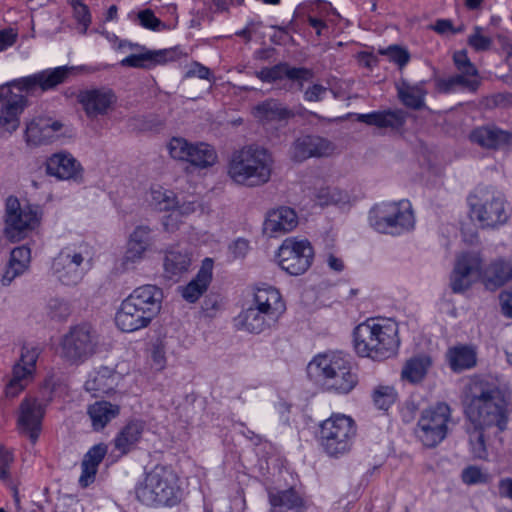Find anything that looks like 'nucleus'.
Listing matches in <instances>:
<instances>
[{
  "mask_svg": "<svg viewBox=\"0 0 512 512\" xmlns=\"http://www.w3.org/2000/svg\"><path fill=\"white\" fill-rule=\"evenodd\" d=\"M151 358L156 370H162L166 366L165 347L162 341L153 343Z\"/></svg>",
  "mask_w": 512,
  "mask_h": 512,
  "instance_id": "obj_60",
  "label": "nucleus"
},
{
  "mask_svg": "<svg viewBox=\"0 0 512 512\" xmlns=\"http://www.w3.org/2000/svg\"><path fill=\"white\" fill-rule=\"evenodd\" d=\"M96 473V468L89 466L87 463H81L80 485L84 488L89 486L95 480Z\"/></svg>",
  "mask_w": 512,
  "mask_h": 512,
  "instance_id": "obj_62",
  "label": "nucleus"
},
{
  "mask_svg": "<svg viewBox=\"0 0 512 512\" xmlns=\"http://www.w3.org/2000/svg\"><path fill=\"white\" fill-rule=\"evenodd\" d=\"M78 100L88 118H96L108 113L116 102V96L107 88L90 89L80 92Z\"/></svg>",
  "mask_w": 512,
  "mask_h": 512,
  "instance_id": "obj_20",
  "label": "nucleus"
},
{
  "mask_svg": "<svg viewBox=\"0 0 512 512\" xmlns=\"http://www.w3.org/2000/svg\"><path fill=\"white\" fill-rule=\"evenodd\" d=\"M17 36V33L11 28L0 30V52L13 46Z\"/></svg>",
  "mask_w": 512,
  "mask_h": 512,
  "instance_id": "obj_63",
  "label": "nucleus"
},
{
  "mask_svg": "<svg viewBox=\"0 0 512 512\" xmlns=\"http://www.w3.org/2000/svg\"><path fill=\"white\" fill-rule=\"evenodd\" d=\"M120 380L121 375L119 373L109 367L102 366L89 373L84 387L87 392L94 397H98L115 391Z\"/></svg>",
  "mask_w": 512,
  "mask_h": 512,
  "instance_id": "obj_26",
  "label": "nucleus"
},
{
  "mask_svg": "<svg viewBox=\"0 0 512 512\" xmlns=\"http://www.w3.org/2000/svg\"><path fill=\"white\" fill-rule=\"evenodd\" d=\"M369 223L379 233L400 235L415 225L412 205L408 200L382 202L369 212Z\"/></svg>",
  "mask_w": 512,
  "mask_h": 512,
  "instance_id": "obj_7",
  "label": "nucleus"
},
{
  "mask_svg": "<svg viewBox=\"0 0 512 512\" xmlns=\"http://www.w3.org/2000/svg\"><path fill=\"white\" fill-rule=\"evenodd\" d=\"M279 319L267 311L257 308L251 304L247 309L240 312L237 322L242 329L249 333L260 334L276 327Z\"/></svg>",
  "mask_w": 512,
  "mask_h": 512,
  "instance_id": "obj_27",
  "label": "nucleus"
},
{
  "mask_svg": "<svg viewBox=\"0 0 512 512\" xmlns=\"http://www.w3.org/2000/svg\"><path fill=\"white\" fill-rule=\"evenodd\" d=\"M255 76L262 82L274 83L283 79L296 82L300 89L303 83L311 80L314 73L311 69L305 67H293L286 62L278 63L272 67H264L255 72Z\"/></svg>",
  "mask_w": 512,
  "mask_h": 512,
  "instance_id": "obj_18",
  "label": "nucleus"
},
{
  "mask_svg": "<svg viewBox=\"0 0 512 512\" xmlns=\"http://www.w3.org/2000/svg\"><path fill=\"white\" fill-rule=\"evenodd\" d=\"M144 427L145 425L142 421L127 423L114 439L115 448L123 454L130 451L142 437Z\"/></svg>",
  "mask_w": 512,
  "mask_h": 512,
  "instance_id": "obj_43",
  "label": "nucleus"
},
{
  "mask_svg": "<svg viewBox=\"0 0 512 512\" xmlns=\"http://www.w3.org/2000/svg\"><path fill=\"white\" fill-rule=\"evenodd\" d=\"M254 115L262 122L285 120L293 116L290 109L275 99H268L254 108Z\"/></svg>",
  "mask_w": 512,
  "mask_h": 512,
  "instance_id": "obj_44",
  "label": "nucleus"
},
{
  "mask_svg": "<svg viewBox=\"0 0 512 512\" xmlns=\"http://www.w3.org/2000/svg\"><path fill=\"white\" fill-rule=\"evenodd\" d=\"M172 158L189 162L199 168H207L215 164L217 153L215 149L206 143H189L184 138L174 137L168 145Z\"/></svg>",
  "mask_w": 512,
  "mask_h": 512,
  "instance_id": "obj_16",
  "label": "nucleus"
},
{
  "mask_svg": "<svg viewBox=\"0 0 512 512\" xmlns=\"http://www.w3.org/2000/svg\"><path fill=\"white\" fill-rule=\"evenodd\" d=\"M71 69L67 66H60L13 80L6 85L0 86V100L6 102L11 95H14L10 89L11 86L27 92L33 91L36 87H40L43 91L52 89L65 81Z\"/></svg>",
  "mask_w": 512,
  "mask_h": 512,
  "instance_id": "obj_14",
  "label": "nucleus"
},
{
  "mask_svg": "<svg viewBox=\"0 0 512 512\" xmlns=\"http://www.w3.org/2000/svg\"><path fill=\"white\" fill-rule=\"evenodd\" d=\"M405 118V112L402 110H387L357 115V120L359 122L377 126L379 128L392 129L402 127L405 123Z\"/></svg>",
  "mask_w": 512,
  "mask_h": 512,
  "instance_id": "obj_38",
  "label": "nucleus"
},
{
  "mask_svg": "<svg viewBox=\"0 0 512 512\" xmlns=\"http://www.w3.org/2000/svg\"><path fill=\"white\" fill-rule=\"evenodd\" d=\"M60 121L51 118H37L27 124L25 138L28 144L41 145L53 141L62 129Z\"/></svg>",
  "mask_w": 512,
  "mask_h": 512,
  "instance_id": "obj_29",
  "label": "nucleus"
},
{
  "mask_svg": "<svg viewBox=\"0 0 512 512\" xmlns=\"http://www.w3.org/2000/svg\"><path fill=\"white\" fill-rule=\"evenodd\" d=\"M39 221L37 206L21 203L16 197H8L5 212V235L13 242L24 237L26 231L33 229Z\"/></svg>",
  "mask_w": 512,
  "mask_h": 512,
  "instance_id": "obj_11",
  "label": "nucleus"
},
{
  "mask_svg": "<svg viewBox=\"0 0 512 512\" xmlns=\"http://www.w3.org/2000/svg\"><path fill=\"white\" fill-rule=\"evenodd\" d=\"M273 164V157L267 149L247 146L232 154L228 175L237 184L257 187L270 180Z\"/></svg>",
  "mask_w": 512,
  "mask_h": 512,
  "instance_id": "obj_4",
  "label": "nucleus"
},
{
  "mask_svg": "<svg viewBox=\"0 0 512 512\" xmlns=\"http://www.w3.org/2000/svg\"><path fill=\"white\" fill-rule=\"evenodd\" d=\"M374 404L381 410L388 408L396 401L397 392L392 386H378L373 392Z\"/></svg>",
  "mask_w": 512,
  "mask_h": 512,
  "instance_id": "obj_51",
  "label": "nucleus"
},
{
  "mask_svg": "<svg viewBox=\"0 0 512 512\" xmlns=\"http://www.w3.org/2000/svg\"><path fill=\"white\" fill-rule=\"evenodd\" d=\"M162 298L160 288L146 284L134 289L124 301L152 320L161 309Z\"/></svg>",
  "mask_w": 512,
  "mask_h": 512,
  "instance_id": "obj_19",
  "label": "nucleus"
},
{
  "mask_svg": "<svg viewBox=\"0 0 512 512\" xmlns=\"http://www.w3.org/2000/svg\"><path fill=\"white\" fill-rule=\"evenodd\" d=\"M425 85V81L410 84L406 80H402L396 85L398 97L406 107L415 110L420 109L424 106V99L427 94Z\"/></svg>",
  "mask_w": 512,
  "mask_h": 512,
  "instance_id": "obj_40",
  "label": "nucleus"
},
{
  "mask_svg": "<svg viewBox=\"0 0 512 512\" xmlns=\"http://www.w3.org/2000/svg\"><path fill=\"white\" fill-rule=\"evenodd\" d=\"M119 406L107 401H97L88 407V415L95 431L102 430L119 414Z\"/></svg>",
  "mask_w": 512,
  "mask_h": 512,
  "instance_id": "obj_42",
  "label": "nucleus"
},
{
  "mask_svg": "<svg viewBox=\"0 0 512 512\" xmlns=\"http://www.w3.org/2000/svg\"><path fill=\"white\" fill-rule=\"evenodd\" d=\"M479 280L453 266L449 276V286L453 293L462 294Z\"/></svg>",
  "mask_w": 512,
  "mask_h": 512,
  "instance_id": "obj_50",
  "label": "nucleus"
},
{
  "mask_svg": "<svg viewBox=\"0 0 512 512\" xmlns=\"http://www.w3.org/2000/svg\"><path fill=\"white\" fill-rule=\"evenodd\" d=\"M252 304L261 310L267 311L278 319H280L286 311V304L280 292L272 286L257 288L254 292Z\"/></svg>",
  "mask_w": 512,
  "mask_h": 512,
  "instance_id": "obj_32",
  "label": "nucleus"
},
{
  "mask_svg": "<svg viewBox=\"0 0 512 512\" xmlns=\"http://www.w3.org/2000/svg\"><path fill=\"white\" fill-rule=\"evenodd\" d=\"M41 353L38 345L24 344L21 348L20 359L14 364L12 376L6 385L8 397H16L33 380L36 362Z\"/></svg>",
  "mask_w": 512,
  "mask_h": 512,
  "instance_id": "obj_15",
  "label": "nucleus"
},
{
  "mask_svg": "<svg viewBox=\"0 0 512 512\" xmlns=\"http://www.w3.org/2000/svg\"><path fill=\"white\" fill-rule=\"evenodd\" d=\"M298 225V217L296 212L286 206L278 207L270 210L263 224V231L269 237H279L285 233H289Z\"/></svg>",
  "mask_w": 512,
  "mask_h": 512,
  "instance_id": "obj_22",
  "label": "nucleus"
},
{
  "mask_svg": "<svg viewBox=\"0 0 512 512\" xmlns=\"http://www.w3.org/2000/svg\"><path fill=\"white\" fill-rule=\"evenodd\" d=\"M353 343L361 357L376 361L388 359L397 354L400 346L398 325L391 319H367L355 327Z\"/></svg>",
  "mask_w": 512,
  "mask_h": 512,
  "instance_id": "obj_2",
  "label": "nucleus"
},
{
  "mask_svg": "<svg viewBox=\"0 0 512 512\" xmlns=\"http://www.w3.org/2000/svg\"><path fill=\"white\" fill-rule=\"evenodd\" d=\"M327 88L321 84H313L304 91V100L308 102H318L324 99Z\"/></svg>",
  "mask_w": 512,
  "mask_h": 512,
  "instance_id": "obj_61",
  "label": "nucleus"
},
{
  "mask_svg": "<svg viewBox=\"0 0 512 512\" xmlns=\"http://www.w3.org/2000/svg\"><path fill=\"white\" fill-rule=\"evenodd\" d=\"M47 317L54 321H66L72 314L71 302L63 297H51L45 306Z\"/></svg>",
  "mask_w": 512,
  "mask_h": 512,
  "instance_id": "obj_49",
  "label": "nucleus"
},
{
  "mask_svg": "<svg viewBox=\"0 0 512 512\" xmlns=\"http://www.w3.org/2000/svg\"><path fill=\"white\" fill-rule=\"evenodd\" d=\"M432 359L428 355H419L408 359L401 371V378L411 384H418L424 380Z\"/></svg>",
  "mask_w": 512,
  "mask_h": 512,
  "instance_id": "obj_41",
  "label": "nucleus"
},
{
  "mask_svg": "<svg viewBox=\"0 0 512 512\" xmlns=\"http://www.w3.org/2000/svg\"><path fill=\"white\" fill-rule=\"evenodd\" d=\"M462 481L468 485L483 484L488 481V475L477 466H469L462 471Z\"/></svg>",
  "mask_w": 512,
  "mask_h": 512,
  "instance_id": "obj_53",
  "label": "nucleus"
},
{
  "mask_svg": "<svg viewBox=\"0 0 512 512\" xmlns=\"http://www.w3.org/2000/svg\"><path fill=\"white\" fill-rule=\"evenodd\" d=\"M447 361L454 372H462L476 365L477 353L473 346L456 345L448 349Z\"/></svg>",
  "mask_w": 512,
  "mask_h": 512,
  "instance_id": "obj_39",
  "label": "nucleus"
},
{
  "mask_svg": "<svg viewBox=\"0 0 512 512\" xmlns=\"http://www.w3.org/2000/svg\"><path fill=\"white\" fill-rule=\"evenodd\" d=\"M13 462L12 453L0 447V480L3 482H7L10 478V465Z\"/></svg>",
  "mask_w": 512,
  "mask_h": 512,
  "instance_id": "obj_59",
  "label": "nucleus"
},
{
  "mask_svg": "<svg viewBox=\"0 0 512 512\" xmlns=\"http://www.w3.org/2000/svg\"><path fill=\"white\" fill-rule=\"evenodd\" d=\"M199 208V203L196 200H187L180 202L178 200L177 206L173 212L165 216L162 220V225L167 232H173L178 228L180 216H187L194 213Z\"/></svg>",
  "mask_w": 512,
  "mask_h": 512,
  "instance_id": "obj_48",
  "label": "nucleus"
},
{
  "mask_svg": "<svg viewBox=\"0 0 512 512\" xmlns=\"http://www.w3.org/2000/svg\"><path fill=\"white\" fill-rule=\"evenodd\" d=\"M268 497L271 512H305L303 499L292 488L270 491Z\"/></svg>",
  "mask_w": 512,
  "mask_h": 512,
  "instance_id": "obj_36",
  "label": "nucleus"
},
{
  "mask_svg": "<svg viewBox=\"0 0 512 512\" xmlns=\"http://www.w3.org/2000/svg\"><path fill=\"white\" fill-rule=\"evenodd\" d=\"M472 142L487 149H499L508 144L512 134L494 125L481 126L474 129L470 134Z\"/></svg>",
  "mask_w": 512,
  "mask_h": 512,
  "instance_id": "obj_33",
  "label": "nucleus"
},
{
  "mask_svg": "<svg viewBox=\"0 0 512 512\" xmlns=\"http://www.w3.org/2000/svg\"><path fill=\"white\" fill-rule=\"evenodd\" d=\"M454 65L458 72L466 74L479 73L475 65L470 61L465 50L457 51L453 55Z\"/></svg>",
  "mask_w": 512,
  "mask_h": 512,
  "instance_id": "obj_54",
  "label": "nucleus"
},
{
  "mask_svg": "<svg viewBox=\"0 0 512 512\" xmlns=\"http://www.w3.org/2000/svg\"><path fill=\"white\" fill-rule=\"evenodd\" d=\"M191 265L190 254L180 248H171L164 258V276L170 280H178L182 274L188 271Z\"/></svg>",
  "mask_w": 512,
  "mask_h": 512,
  "instance_id": "obj_37",
  "label": "nucleus"
},
{
  "mask_svg": "<svg viewBox=\"0 0 512 512\" xmlns=\"http://www.w3.org/2000/svg\"><path fill=\"white\" fill-rule=\"evenodd\" d=\"M277 258L282 270L298 276L304 274L311 266L314 251L308 240L289 237L279 247Z\"/></svg>",
  "mask_w": 512,
  "mask_h": 512,
  "instance_id": "obj_12",
  "label": "nucleus"
},
{
  "mask_svg": "<svg viewBox=\"0 0 512 512\" xmlns=\"http://www.w3.org/2000/svg\"><path fill=\"white\" fill-rule=\"evenodd\" d=\"M138 18L141 26H143L144 28L158 31L161 28L165 27L161 20L158 19L150 9H146L139 12Z\"/></svg>",
  "mask_w": 512,
  "mask_h": 512,
  "instance_id": "obj_58",
  "label": "nucleus"
},
{
  "mask_svg": "<svg viewBox=\"0 0 512 512\" xmlns=\"http://www.w3.org/2000/svg\"><path fill=\"white\" fill-rule=\"evenodd\" d=\"M453 266L478 280H482L484 260L478 251L471 250L458 253Z\"/></svg>",
  "mask_w": 512,
  "mask_h": 512,
  "instance_id": "obj_45",
  "label": "nucleus"
},
{
  "mask_svg": "<svg viewBox=\"0 0 512 512\" xmlns=\"http://www.w3.org/2000/svg\"><path fill=\"white\" fill-rule=\"evenodd\" d=\"M106 453H107L106 445H104V444L94 445L85 454L82 463H87L89 466H92L93 468L98 469V466L102 462Z\"/></svg>",
  "mask_w": 512,
  "mask_h": 512,
  "instance_id": "obj_56",
  "label": "nucleus"
},
{
  "mask_svg": "<svg viewBox=\"0 0 512 512\" xmlns=\"http://www.w3.org/2000/svg\"><path fill=\"white\" fill-rule=\"evenodd\" d=\"M27 106L24 95H11L0 107V133L11 135L20 125V115Z\"/></svg>",
  "mask_w": 512,
  "mask_h": 512,
  "instance_id": "obj_28",
  "label": "nucleus"
},
{
  "mask_svg": "<svg viewBox=\"0 0 512 512\" xmlns=\"http://www.w3.org/2000/svg\"><path fill=\"white\" fill-rule=\"evenodd\" d=\"M98 342V334L91 325L78 324L61 337L57 353L70 364H80L96 352Z\"/></svg>",
  "mask_w": 512,
  "mask_h": 512,
  "instance_id": "obj_9",
  "label": "nucleus"
},
{
  "mask_svg": "<svg viewBox=\"0 0 512 512\" xmlns=\"http://www.w3.org/2000/svg\"><path fill=\"white\" fill-rule=\"evenodd\" d=\"M379 53L388 57L391 62H394L400 69L405 67L410 60V54L407 49L391 45L385 49H380Z\"/></svg>",
  "mask_w": 512,
  "mask_h": 512,
  "instance_id": "obj_52",
  "label": "nucleus"
},
{
  "mask_svg": "<svg viewBox=\"0 0 512 512\" xmlns=\"http://www.w3.org/2000/svg\"><path fill=\"white\" fill-rule=\"evenodd\" d=\"M71 4L76 20L83 26L81 33L85 34L89 24L91 23L89 9L80 0H73Z\"/></svg>",
  "mask_w": 512,
  "mask_h": 512,
  "instance_id": "obj_55",
  "label": "nucleus"
},
{
  "mask_svg": "<svg viewBox=\"0 0 512 512\" xmlns=\"http://www.w3.org/2000/svg\"><path fill=\"white\" fill-rule=\"evenodd\" d=\"M307 374L324 390L336 394H348L358 383L349 356L342 352L314 356L307 365Z\"/></svg>",
  "mask_w": 512,
  "mask_h": 512,
  "instance_id": "obj_3",
  "label": "nucleus"
},
{
  "mask_svg": "<svg viewBox=\"0 0 512 512\" xmlns=\"http://www.w3.org/2000/svg\"><path fill=\"white\" fill-rule=\"evenodd\" d=\"M148 202L159 211H171L172 213L178 204V198L172 190L156 185L150 189Z\"/></svg>",
  "mask_w": 512,
  "mask_h": 512,
  "instance_id": "obj_47",
  "label": "nucleus"
},
{
  "mask_svg": "<svg viewBox=\"0 0 512 512\" xmlns=\"http://www.w3.org/2000/svg\"><path fill=\"white\" fill-rule=\"evenodd\" d=\"M136 498L147 506H172L180 499L173 474L161 466L145 474L135 486Z\"/></svg>",
  "mask_w": 512,
  "mask_h": 512,
  "instance_id": "obj_5",
  "label": "nucleus"
},
{
  "mask_svg": "<svg viewBox=\"0 0 512 512\" xmlns=\"http://www.w3.org/2000/svg\"><path fill=\"white\" fill-rule=\"evenodd\" d=\"M356 432L357 427L351 417L333 414L320 424L319 442L327 455L340 457L351 450Z\"/></svg>",
  "mask_w": 512,
  "mask_h": 512,
  "instance_id": "obj_8",
  "label": "nucleus"
},
{
  "mask_svg": "<svg viewBox=\"0 0 512 512\" xmlns=\"http://www.w3.org/2000/svg\"><path fill=\"white\" fill-rule=\"evenodd\" d=\"M468 44L476 51H486L491 47L492 39L482 35L480 27H475L474 33L468 38Z\"/></svg>",
  "mask_w": 512,
  "mask_h": 512,
  "instance_id": "obj_57",
  "label": "nucleus"
},
{
  "mask_svg": "<svg viewBox=\"0 0 512 512\" xmlns=\"http://www.w3.org/2000/svg\"><path fill=\"white\" fill-rule=\"evenodd\" d=\"M510 409L498 389L483 391L474 396L468 408L471 427L468 428L471 453L475 458L488 456L487 444L507 429Z\"/></svg>",
  "mask_w": 512,
  "mask_h": 512,
  "instance_id": "obj_1",
  "label": "nucleus"
},
{
  "mask_svg": "<svg viewBox=\"0 0 512 512\" xmlns=\"http://www.w3.org/2000/svg\"><path fill=\"white\" fill-rule=\"evenodd\" d=\"M30 262L31 251L27 246L14 248L1 277L2 285L9 286L16 278L23 275L29 269Z\"/></svg>",
  "mask_w": 512,
  "mask_h": 512,
  "instance_id": "obj_31",
  "label": "nucleus"
},
{
  "mask_svg": "<svg viewBox=\"0 0 512 512\" xmlns=\"http://www.w3.org/2000/svg\"><path fill=\"white\" fill-rule=\"evenodd\" d=\"M88 257L89 252L86 246L66 247L54 258L52 274L64 285H76L84 276L85 269L82 264Z\"/></svg>",
  "mask_w": 512,
  "mask_h": 512,
  "instance_id": "obj_13",
  "label": "nucleus"
},
{
  "mask_svg": "<svg viewBox=\"0 0 512 512\" xmlns=\"http://www.w3.org/2000/svg\"><path fill=\"white\" fill-rule=\"evenodd\" d=\"M151 322L146 315L137 311L134 307L129 305L124 300L115 316V323L117 327L123 332H134L147 327Z\"/></svg>",
  "mask_w": 512,
  "mask_h": 512,
  "instance_id": "obj_35",
  "label": "nucleus"
},
{
  "mask_svg": "<svg viewBox=\"0 0 512 512\" xmlns=\"http://www.w3.org/2000/svg\"><path fill=\"white\" fill-rule=\"evenodd\" d=\"M43 415L44 406L39 400L27 398L21 403L19 429L28 434L33 443L38 439Z\"/></svg>",
  "mask_w": 512,
  "mask_h": 512,
  "instance_id": "obj_23",
  "label": "nucleus"
},
{
  "mask_svg": "<svg viewBox=\"0 0 512 512\" xmlns=\"http://www.w3.org/2000/svg\"><path fill=\"white\" fill-rule=\"evenodd\" d=\"M153 243L152 230L147 225L136 226L129 236L122 266L129 270L139 264Z\"/></svg>",
  "mask_w": 512,
  "mask_h": 512,
  "instance_id": "obj_17",
  "label": "nucleus"
},
{
  "mask_svg": "<svg viewBox=\"0 0 512 512\" xmlns=\"http://www.w3.org/2000/svg\"><path fill=\"white\" fill-rule=\"evenodd\" d=\"M481 79L479 73L477 74H466L458 72L447 78L438 79L436 87L441 93H454L459 90H465L470 93H475L480 87Z\"/></svg>",
  "mask_w": 512,
  "mask_h": 512,
  "instance_id": "obj_34",
  "label": "nucleus"
},
{
  "mask_svg": "<svg viewBox=\"0 0 512 512\" xmlns=\"http://www.w3.org/2000/svg\"><path fill=\"white\" fill-rule=\"evenodd\" d=\"M482 280L488 285L502 286L512 280V264L504 260H495L483 268Z\"/></svg>",
  "mask_w": 512,
  "mask_h": 512,
  "instance_id": "obj_46",
  "label": "nucleus"
},
{
  "mask_svg": "<svg viewBox=\"0 0 512 512\" xmlns=\"http://www.w3.org/2000/svg\"><path fill=\"white\" fill-rule=\"evenodd\" d=\"M210 76V69L197 62L193 63L186 72V77H198L200 79L209 80Z\"/></svg>",
  "mask_w": 512,
  "mask_h": 512,
  "instance_id": "obj_64",
  "label": "nucleus"
},
{
  "mask_svg": "<svg viewBox=\"0 0 512 512\" xmlns=\"http://www.w3.org/2000/svg\"><path fill=\"white\" fill-rule=\"evenodd\" d=\"M126 48L135 50L138 53L131 54L122 59L120 64L124 67L151 68L166 61L165 55L167 51H151L139 44H133L128 41L120 42L119 49L124 51Z\"/></svg>",
  "mask_w": 512,
  "mask_h": 512,
  "instance_id": "obj_25",
  "label": "nucleus"
},
{
  "mask_svg": "<svg viewBox=\"0 0 512 512\" xmlns=\"http://www.w3.org/2000/svg\"><path fill=\"white\" fill-rule=\"evenodd\" d=\"M213 261L206 258L196 276L186 285L181 287L182 297L190 302H196L208 289L212 280Z\"/></svg>",
  "mask_w": 512,
  "mask_h": 512,
  "instance_id": "obj_30",
  "label": "nucleus"
},
{
  "mask_svg": "<svg viewBox=\"0 0 512 512\" xmlns=\"http://www.w3.org/2000/svg\"><path fill=\"white\" fill-rule=\"evenodd\" d=\"M451 410L446 403H437L421 412L415 428L416 437L428 448H434L447 436Z\"/></svg>",
  "mask_w": 512,
  "mask_h": 512,
  "instance_id": "obj_10",
  "label": "nucleus"
},
{
  "mask_svg": "<svg viewBox=\"0 0 512 512\" xmlns=\"http://www.w3.org/2000/svg\"><path fill=\"white\" fill-rule=\"evenodd\" d=\"M470 216L482 228L506 223L508 213L504 196L492 187L478 186L467 198Z\"/></svg>",
  "mask_w": 512,
  "mask_h": 512,
  "instance_id": "obj_6",
  "label": "nucleus"
},
{
  "mask_svg": "<svg viewBox=\"0 0 512 512\" xmlns=\"http://www.w3.org/2000/svg\"><path fill=\"white\" fill-rule=\"evenodd\" d=\"M334 144L322 137L306 135L299 137L292 146V157L303 161L310 157H327L333 154Z\"/></svg>",
  "mask_w": 512,
  "mask_h": 512,
  "instance_id": "obj_21",
  "label": "nucleus"
},
{
  "mask_svg": "<svg viewBox=\"0 0 512 512\" xmlns=\"http://www.w3.org/2000/svg\"><path fill=\"white\" fill-rule=\"evenodd\" d=\"M46 171L50 176L59 180L82 181V167L80 163L68 153H56L46 163Z\"/></svg>",
  "mask_w": 512,
  "mask_h": 512,
  "instance_id": "obj_24",
  "label": "nucleus"
}]
</instances>
